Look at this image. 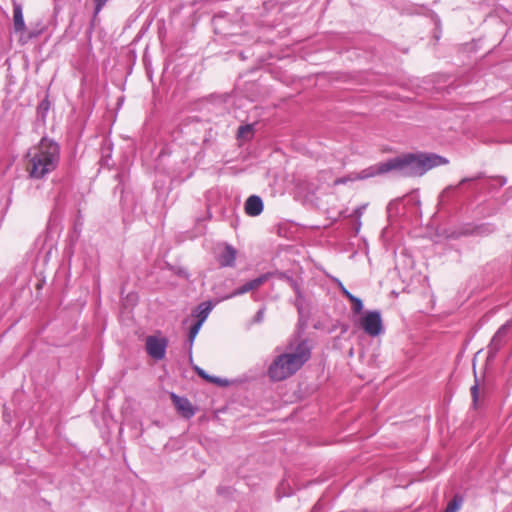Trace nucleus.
Here are the masks:
<instances>
[{"instance_id":"nucleus-1","label":"nucleus","mask_w":512,"mask_h":512,"mask_svg":"<svg viewBox=\"0 0 512 512\" xmlns=\"http://www.w3.org/2000/svg\"><path fill=\"white\" fill-rule=\"evenodd\" d=\"M449 159L434 152H405L384 162L369 166L360 172H351L347 176L334 180V186L344 185L348 182L365 180L377 175L395 172L401 177H422L428 171L439 166L449 164Z\"/></svg>"},{"instance_id":"nucleus-2","label":"nucleus","mask_w":512,"mask_h":512,"mask_svg":"<svg viewBox=\"0 0 512 512\" xmlns=\"http://www.w3.org/2000/svg\"><path fill=\"white\" fill-rule=\"evenodd\" d=\"M230 96L224 94H211L210 96L195 102L184 114L181 125L184 127L209 125V128L216 126L219 128L251 129L255 128V123L248 122L238 115L232 116L227 113V102Z\"/></svg>"},{"instance_id":"nucleus-3","label":"nucleus","mask_w":512,"mask_h":512,"mask_svg":"<svg viewBox=\"0 0 512 512\" xmlns=\"http://www.w3.org/2000/svg\"><path fill=\"white\" fill-rule=\"evenodd\" d=\"M312 347L308 339L297 343L290 341L286 352L278 355L268 367V376L272 381H283L297 373L311 358Z\"/></svg>"},{"instance_id":"nucleus-4","label":"nucleus","mask_w":512,"mask_h":512,"mask_svg":"<svg viewBox=\"0 0 512 512\" xmlns=\"http://www.w3.org/2000/svg\"><path fill=\"white\" fill-rule=\"evenodd\" d=\"M28 157L29 176L33 179H43L57 168L60 160V147L57 142L43 137L38 147L28 153Z\"/></svg>"},{"instance_id":"nucleus-5","label":"nucleus","mask_w":512,"mask_h":512,"mask_svg":"<svg viewBox=\"0 0 512 512\" xmlns=\"http://www.w3.org/2000/svg\"><path fill=\"white\" fill-rule=\"evenodd\" d=\"M360 327L370 337L379 336L383 332V323L380 311H367L360 319Z\"/></svg>"},{"instance_id":"nucleus-6","label":"nucleus","mask_w":512,"mask_h":512,"mask_svg":"<svg viewBox=\"0 0 512 512\" xmlns=\"http://www.w3.org/2000/svg\"><path fill=\"white\" fill-rule=\"evenodd\" d=\"M168 340L165 337L148 336L146 338V350L149 356L155 360L165 357Z\"/></svg>"},{"instance_id":"nucleus-7","label":"nucleus","mask_w":512,"mask_h":512,"mask_svg":"<svg viewBox=\"0 0 512 512\" xmlns=\"http://www.w3.org/2000/svg\"><path fill=\"white\" fill-rule=\"evenodd\" d=\"M270 276H271V273H264V274L260 275L259 277L246 282L245 284H243L239 288L235 289L230 294L222 297L221 300H227V299H230V298H233L236 296L243 295L250 291L256 290L261 285H263L269 279Z\"/></svg>"},{"instance_id":"nucleus-8","label":"nucleus","mask_w":512,"mask_h":512,"mask_svg":"<svg viewBox=\"0 0 512 512\" xmlns=\"http://www.w3.org/2000/svg\"><path fill=\"white\" fill-rule=\"evenodd\" d=\"M237 250L230 244H224L217 253L216 259L221 267H234Z\"/></svg>"},{"instance_id":"nucleus-9","label":"nucleus","mask_w":512,"mask_h":512,"mask_svg":"<svg viewBox=\"0 0 512 512\" xmlns=\"http://www.w3.org/2000/svg\"><path fill=\"white\" fill-rule=\"evenodd\" d=\"M509 326L510 324L509 322H507L500 326L499 329L496 331L488 345L489 355L495 356L501 349L504 343V339L508 333Z\"/></svg>"},{"instance_id":"nucleus-10","label":"nucleus","mask_w":512,"mask_h":512,"mask_svg":"<svg viewBox=\"0 0 512 512\" xmlns=\"http://www.w3.org/2000/svg\"><path fill=\"white\" fill-rule=\"evenodd\" d=\"M171 399L174 406L183 417L190 419L195 415V408L186 397H181L175 393H171Z\"/></svg>"},{"instance_id":"nucleus-11","label":"nucleus","mask_w":512,"mask_h":512,"mask_svg":"<svg viewBox=\"0 0 512 512\" xmlns=\"http://www.w3.org/2000/svg\"><path fill=\"white\" fill-rule=\"evenodd\" d=\"M244 209L248 216L256 217L260 215L264 209L263 200L257 195H251L246 199Z\"/></svg>"},{"instance_id":"nucleus-12","label":"nucleus","mask_w":512,"mask_h":512,"mask_svg":"<svg viewBox=\"0 0 512 512\" xmlns=\"http://www.w3.org/2000/svg\"><path fill=\"white\" fill-rule=\"evenodd\" d=\"M51 108V103L48 98V94L38 103L36 109V126H45L48 112Z\"/></svg>"},{"instance_id":"nucleus-13","label":"nucleus","mask_w":512,"mask_h":512,"mask_svg":"<svg viewBox=\"0 0 512 512\" xmlns=\"http://www.w3.org/2000/svg\"><path fill=\"white\" fill-rule=\"evenodd\" d=\"M13 28L16 33L24 32L26 29L23 9L21 4L18 3L13 4Z\"/></svg>"},{"instance_id":"nucleus-14","label":"nucleus","mask_w":512,"mask_h":512,"mask_svg":"<svg viewBox=\"0 0 512 512\" xmlns=\"http://www.w3.org/2000/svg\"><path fill=\"white\" fill-rule=\"evenodd\" d=\"M212 309L213 305L211 302H202L196 309L197 321L195 323H200V326L202 327Z\"/></svg>"},{"instance_id":"nucleus-15","label":"nucleus","mask_w":512,"mask_h":512,"mask_svg":"<svg viewBox=\"0 0 512 512\" xmlns=\"http://www.w3.org/2000/svg\"><path fill=\"white\" fill-rule=\"evenodd\" d=\"M481 177H482V175H481V174H478L477 176H475V177H473V178H467V177H466V178H463V179L459 182V184L456 186V188H457V187H459V186H461V185H463V184H465V183H467V182H469V181H474V180L480 179ZM454 189H455V187H452V186H449V187L445 188V189L441 192V194L439 195V202H440L441 204H443V203L446 201V198H448V197H449L450 193H451Z\"/></svg>"},{"instance_id":"nucleus-16","label":"nucleus","mask_w":512,"mask_h":512,"mask_svg":"<svg viewBox=\"0 0 512 512\" xmlns=\"http://www.w3.org/2000/svg\"><path fill=\"white\" fill-rule=\"evenodd\" d=\"M200 329H201L200 323H194L189 328L188 340L187 341H188V350H189V359H190V361H192V347H193V343H194V340H195L197 334L199 333Z\"/></svg>"},{"instance_id":"nucleus-17","label":"nucleus","mask_w":512,"mask_h":512,"mask_svg":"<svg viewBox=\"0 0 512 512\" xmlns=\"http://www.w3.org/2000/svg\"><path fill=\"white\" fill-rule=\"evenodd\" d=\"M463 504V497L460 494H455L451 501L448 502L444 512H457Z\"/></svg>"},{"instance_id":"nucleus-18","label":"nucleus","mask_w":512,"mask_h":512,"mask_svg":"<svg viewBox=\"0 0 512 512\" xmlns=\"http://www.w3.org/2000/svg\"><path fill=\"white\" fill-rule=\"evenodd\" d=\"M279 277L281 279L286 280L289 283V285H291V287L294 289V291L298 297L302 296L300 285L293 277L289 276L286 273H279Z\"/></svg>"},{"instance_id":"nucleus-19","label":"nucleus","mask_w":512,"mask_h":512,"mask_svg":"<svg viewBox=\"0 0 512 512\" xmlns=\"http://www.w3.org/2000/svg\"><path fill=\"white\" fill-rule=\"evenodd\" d=\"M470 391H471L473 406L476 408L477 402H478V397H479V385H478L477 380L475 381V384L471 387Z\"/></svg>"},{"instance_id":"nucleus-20","label":"nucleus","mask_w":512,"mask_h":512,"mask_svg":"<svg viewBox=\"0 0 512 512\" xmlns=\"http://www.w3.org/2000/svg\"><path fill=\"white\" fill-rule=\"evenodd\" d=\"M93 1H94V14H93V18H96L97 15L101 12L103 7L106 5V3L109 0H93Z\"/></svg>"},{"instance_id":"nucleus-21","label":"nucleus","mask_w":512,"mask_h":512,"mask_svg":"<svg viewBox=\"0 0 512 512\" xmlns=\"http://www.w3.org/2000/svg\"><path fill=\"white\" fill-rule=\"evenodd\" d=\"M195 371L201 378L205 379L210 383L212 380H214L212 375H209L208 373H206V371H204L202 368L198 366L195 367Z\"/></svg>"},{"instance_id":"nucleus-22","label":"nucleus","mask_w":512,"mask_h":512,"mask_svg":"<svg viewBox=\"0 0 512 512\" xmlns=\"http://www.w3.org/2000/svg\"><path fill=\"white\" fill-rule=\"evenodd\" d=\"M264 315H265V307H262L256 312V314L253 318V322L261 323L264 320Z\"/></svg>"},{"instance_id":"nucleus-23","label":"nucleus","mask_w":512,"mask_h":512,"mask_svg":"<svg viewBox=\"0 0 512 512\" xmlns=\"http://www.w3.org/2000/svg\"><path fill=\"white\" fill-rule=\"evenodd\" d=\"M353 306H352V310L354 313H360L363 309V302L360 298H358L357 300H355V302H352Z\"/></svg>"},{"instance_id":"nucleus-24","label":"nucleus","mask_w":512,"mask_h":512,"mask_svg":"<svg viewBox=\"0 0 512 512\" xmlns=\"http://www.w3.org/2000/svg\"><path fill=\"white\" fill-rule=\"evenodd\" d=\"M213 379L211 383L217 384L219 386L225 387L229 384V381L227 379H222L216 376H213Z\"/></svg>"},{"instance_id":"nucleus-25","label":"nucleus","mask_w":512,"mask_h":512,"mask_svg":"<svg viewBox=\"0 0 512 512\" xmlns=\"http://www.w3.org/2000/svg\"><path fill=\"white\" fill-rule=\"evenodd\" d=\"M254 130H238V138L252 137Z\"/></svg>"},{"instance_id":"nucleus-26","label":"nucleus","mask_w":512,"mask_h":512,"mask_svg":"<svg viewBox=\"0 0 512 512\" xmlns=\"http://www.w3.org/2000/svg\"><path fill=\"white\" fill-rule=\"evenodd\" d=\"M431 18L434 21L436 26L440 25V18H439V16L436 13L431 12Z\"/></svg>"},{"instance_id":"nucleus-27","label":"nucleus","mask_w":512,"mask_h":512,"mask_svg":"<svg viewBox=\"0 0 512 512\" xmlns=\"http://www.w3.org/2000/svg\"><path fill=\"white\" fill-rule=\"evenodd\" d=\"M341 285V290H342V293L343 295L346 297V298H349V296L352 295V293H350L342 284Z\"/></svg>"},{"instance_id":"nucleus-28","label":"nucleus","mask_w":512,"mask_h":512,"mask_svg":"<svg viewBox=\"0 0 512 512\" xmlns=\"http://www.w3.org/2000/svg\"><path fill=\"white\" fill-rule=\"evenodd\" d=\"M446 137H449V140L443 142L442 144H445V145H454V141L452 140V136L450 135H447Z\"/></svg>"},{"instance_id":"nucleus-29","label":"nucleus","mask_w":512,"mask_h":512,"mask_svg":"<svg viewBox=\"0 0 512 512\" xmlns=\"http://www.w3.org/2000/svg\"><path fill=\"white\" fill-rule=\"evenodd\" d=\"M420 8H421V7L413 6V7L408 11V13H410V14L418 13V10H419Z\"/></svg>"},{"instance_id":"nucleus-30","label":"nucleus","mask_w":512,"mask_h":512,"mask_svg":"<svg viewBox=\"0 0 512 512\" xmlns=\"http://www.w3.org/2000/svg\"><path fill=\"white\" fill-rule=\"evenodd\" d=\"M351 302H355V300L358 299V297L354 296L353 294L351 296H349L348 298Z\"/></svg>"},{"instance_id":"nucleus-31","label":"nucleus","mask_w":512,"mask_h":512,"mask_svg":"<svg viewBox=\"0 0 512 512\" xmlns=\"http://www.w3.org/2000/svg\"><path fill=\"white\" fill-rule=\"evenodd\" d=\"M443 131L446 132L447 134H451V133L456 132L457 130L449 129V130H443Z\"/></svg>"},{"instance_id":"nucleus-32","label":"nucleus","mask_w":512,"mask_h":512,"mask_svg":"<svg viewBox=\"0 0 512 512\" xmlns=\"http://www.w3.org/2000/svg\"><path fill=\"white\" fill-rule=\"evenodd\" d=\"M240 55L242 59H245V55H243V53H240Z\"/></svg>"}]
</instances>
